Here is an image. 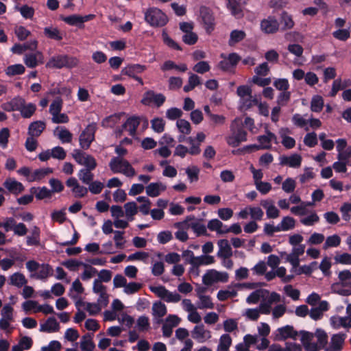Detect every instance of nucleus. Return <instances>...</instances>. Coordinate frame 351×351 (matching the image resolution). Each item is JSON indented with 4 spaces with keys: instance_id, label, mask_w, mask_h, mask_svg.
<instances>
[{
    "instance_id": "obj_57",
    "label": "nucleus",
    "mask_w": 351,
    "mask_h": 351,
    "mask_svg": "<svg viewBox=\"0 0 351 351\" xmlns=\"http://www.w3.org/2000/svg\"><path fill=\"white\" fill-rule=\"evenodd\" d=\"M199 169L197 166L188 167L186 169V173L191 182L199 180Z\"/></svg>"
},
{
    "instance_id": "obj_46",
    "label": "nucleus",
    "mask_w": 351,
    "mask_h": 351,
    "mask_svg": "<svg viewBox=\"0 0 351 351\" xmlns=\"http://www.w3.org/2000/svg\"><path fill=\"white\" fill-rule=\"evenodd\" d=\"M338 278L341 282L342 287H348L351 288V282H346L348 280H351V271L345 269L339 272Z\"/></svg>"
},
{
    "instance_id": "obj_28",
    "label": "nucleus",
    "mask_w": 351,
    "mask_h": 351,
    "mask_svg": "<svg viewBox=\"0 0 351 351\" xmlns=\"http://www.w3.org/2000/svg\"><path fill=\"white\" fill-rule=\"evenodd\" d=\"M44 34L49 39L60 41L62 40V34L56 27H46L44 28Z\"/></svg>"
},
{
    "instance_id": "obj_33",
    "label": "nucleus",
    "mask_w": 351,
    "mask_h": 351,
    "mask_svg": "<svg viewBox=\"0 0 351 351\" xmlns=\"http://www.w3.org/2000/svg\"><path fill=\"white\" fill-rule=\"evenodd\" d=\"M25 66L21 64H16L8 66L5 70V73L8 76H14L24 73Z\"/></svg>"
},
{
    "instance_id": "obj_13",
    "label": "nucleus",
    "mask_w": 351,
    "mask_h": 351,
    "mask_svg": "<svg viewBox=\"0 0 351 351\" xmlns=\"http://www.w3.org/2000/svg\"><path fill=\"white\" fill-rule=\"evenodd\" d=\"M302 156L298 154H293L290 156H282L280 157V164L292 168H298L301 166Z\"/></svg>"
},
{
    "instance_id": "obj_32",
    "label": "nucleus",
    "mask_w": 351,
    "mask_h": 351,
    "mask_svg": "<svg viewBox=\"0 0 351 351\" xmlns=\"http://www.w3.org/2000/svg\"><path fill=\"white\" fill-rule=\"evenodd\" d=\"M201 84L200 77L193 73H191L189 77L188 84L183 88L184 92L188 93L195 88V86Z\"/></svg>"
},
{
    "instance_id": "obj_2",
    "label": "nucleus",
    "mask_w": 351,
    "mask_h": 351,
    "mask_svg": "<svg viewBox=\"0 0 351 351\" xmlns=\"http://www.w3.org/2000/svg\"><path fill=\"white\" fill-rule=\"evenodd\" d=\"M78 62L79 61L75 57L69 55H58L51 57L47 63L46 66L56 69H62L64 67L73 69L77 66Z\"/></svg>"
},
{
    "instance_id": "obj_45",
    "label": "nucleus",
    "mask_w": 351,
    "mask_h": 351,
    "mask_svg": "<svg viewBox=\"0 0 351 351\" xmlns=\"http://www.w3.org/2000/svg\"><path fill=\"white\" fill-rule=\"evenodd\" d=\"M62 107V100L60 97L54 99L49 106V113L53 116L61 112Z\"/></svg>"
},
{
    "instance_id": "obj_5",
    "label": "nucleus",
    "mask_w": 351,
    "mask_h": 351,
    "mask_svg": "<svg viewBox=\"0 0 351 351\" xmlns=\"http://www.w3.org/2000/svg\"><path fill=\"white\" fill-rule=\"evenodd\" d=\"M71 154L77 164L85 166L84 169L94 170L97 167V161L92 155L78 149H75Z\"/></svg>"
},
{
    "instance_id": "obj_25",
    "label": "nucleus",
    "mask_w": 351,
    "mask_h": 351,
    "mask_svg": "<svg viewBox=\"0 0 351 351\" xmlns=\"http://www.w3.org/2000/svg\"><path fill=\"white\" fill-rule=\"evenodd\" d=\"M40 228L34 226L32 230V235L27 236L26 238V243L28 246H38L40 245Z\"/></svg>"
},
{
    "instance_id": "obj_51",
    "label": "nucleus",
    "mask_w": 351,
    "mask_h": 351,
    "mask_svg": "<svg viewBox=\"0 0 351 351\" xmlns=\"http://www.w3.org/2000/svg\"><path fill=\"white\" fill-rule=\"evenodd\" d=\"M295 186V181L293 178H288L282 182V189L285 193H290L294 191Z\"/></svg>"
},
{
    "instance_id": "obj_48",
    "label": "nucleus",
    "mask_w": 351,
    "mask_h": 351,
    "mask_svg": "<svg viewBox=\"0 0 351 351\" xmlns=\"http://www.w3.org/2000/svg\"><path fill=\"white\" fill-rule=\"evenodd\" d=\"M162 36L165 44L168 47L175 50H182V47L176 41L171 38L165 30L162 32Z\"/></svg>"
},
{
    "instance_id": "obj_23",
    "label": "nucleus",
    "mask_w": 351,
    "mask_h": 351,
    "mask_svg": "<svg viewBox=\"0 0 351 351\" xmlns=\"http://www.w3.org/2000/svg\"><path fill=\"white\" fill-rule=\"evenodd\" d=\"M59 324L54 317H49L45 323L40 325L42 332H53L59 330Z\"/></svg>"
},
{
    "instance_id": "obj_40",
    "label": "nucleus",
    "mask_w": 351,
    "mask_h": 351,
    "mask_svg": "<svg viewBox=\"0 0 351 351\" xmlns=\"http://www.w3.org/2000/svg\"><path fill=\"white\" fill-rule=\"evenodd\" d=\"M125 215L129 220H132V217L138 213L137 205L134 202H130L124 205Z\"/></svg>"
},
{
    "instance_id": "obj_41",
    "label": "nucleus",
    "mask_w": 351,
    "mask_h": 351,
    "mask_svg": "<svg viewBox=\"0 0 351 351\" xmlns=\"http://www.w3.org/2000/svg\"><path fill=\"white\" fill-rule=\"evenodd\" d=\"M165 122L162 118H154L151 121L152 130L157 133H162L165 130Z\"/></svg>"
},
{
    "instance_id": "obj_24",
    "label": "nucleus",
    "mask_w": 351,
    "mask_h": 351,
    "mask_svg": "<svg viewBox=\"0 0 351 351\" xmlns=\"http://www.w3.org/2000/svg\"><path fill=\"white\" fill-rule=\"evenodd\" d=\"M53 169L50 167L38 169L34 171L32 175L28 178L29 182L40 180L44 178L47 175L52 173Z\"/></svg>"
},
{
    "instance_id": "obj_22",
    "label": "nucleus",
    "mask_w": 351,
    "mask_h": 351,
    "mask_svg": "<svg viewBox=\"0 0 351 351\" xmlns=\"http://www.w3.org/2000/svg\"><path fill=\"white\" fill-rule=\"evenodd\" d=\"M166 186L160 182H152L146 187V193L148 196L152 197H158L161 191H165Z\"/></svg>"
},
{
    "instance_id": "obj_12",
    "label": "nucleus",
    "mask_w": 351,
    "mask_h": 351,
    "mask_svg": "<svg viewBox=\"0 0 351 351\" xmlns=\"http://www.w3.org/2000/svg\"><path fill=\"white\" fill-rule=\"evenodd\" d=\"M230 130L232 134L234 135L241 142L247 141V132L243 129V124L240 119L236 118L231 123Z\"/></svg>"
},
{
    "instance_id": "obj_11",
    "label": "nucleus",
    "mask_w": 351,
    "mask_h": 351,
    "mask_svg": "<svg viewBox=\"0 0 351 351\" xmlns=\"http://www.w3.org/2000/svg\"><path fill=\"white\" fill-rule=\"evenodd\" d=\"M240 60L241 57L237 53H231L227 58H224L223 60L219 62V67L223 71H230L236 67Z\"/></svg>"
},
{
    "instance_id": "obj_35",
    "label": "nucleus",
    "mask_w": 351,
    "mask_h": 351,
    "mask_svg": "<svg viewBox=\"0 0 351 351\" xmlns=\"http://www.w3.org/2000/svg\"><path fill=\"white\" fill-rule=\"evenodd\" d=\"M16 10L20 12L21 16L25 19H32L34 15V9L28 5H23L21 7H16Z\"/></svg>"
},
{
    "instance_id": "obj_60",
    "label": "nucleus",
    "mask_w": 351,
    "mask_h": 351,
    "mask_svg": "<svg viewBox=\"0 0 351 351\" xmlns=\"http://www.w3.org/2000/svg\"><path fill=\"white\" fill-rule=\"evenodd\" d=\"M173 239L171 232L169 230L162 231L158 233L157 239L159 243L166 244Z\"/></svg>"
},
{
    "instance_id": "obj_64",
    "label": "nucleus",
    "mask_w": 351,
    "mask_h": 351,
    "mask_svg": "<svg viewBox=\"0 0 351 351\" xmlns=\"http://www.w3.org/2000/svg\"><path fill=\"white\" fill-rule=\"evenodd\" d=\"M340 211L342 214V219L346 221H349L351 219V203H344L340 208Z\"/></svg>"
},
{
    "instance_id": "obj_21",
    "label": "nucleus",
    "mask_w": 351,
    "mask_h": 351,
    "mask_svg": "<svg viewBox=\"0 0 351 351\" xmlns=\"http://www.w3.org/2000/svg\"><path fill=\"white\" fill-rule=\"evenodd\" d=\"M226 7L232 15L240 18L243 16L241 5L237 0H226Z\"/></svg>"
},
{
    "instance_id": "obj_61",
    "label": "nucleus",
    "mask_w": 351,
    "mask_h": 351,
    "mask_svg": "<svg viewBox=\"0 0 351 351\" xmlns=\"http://www.w3.org/2000/svg\"><path fill=\"white\" fill-rule=\"evenodd\" d=\"M332 291L342 296H349L351 295V288L346 289L340 287V284L338 282L334 283L331 286Z\"/></svg>"
},
{
    "instance_id": "obj_37",
    "label": "nucleus",
    "mask_w": 351,
    "mask_h": 351,
    "mask_svg": "<svg viewBox=\"0 0 351 351\" xmlns=\"http://www.w3.org/2000/svg\"><path fill=\"white\" fill-rule=\"evenodd\" d=\"M324 107V99L321 96L316 95L312 98L311 110L315 112H319Z\"/></svg>"
},
{
    "instance_id": "obj_26",
    "label": "nucleus",
    "mask_w": 351,
    "mask_h": 351,
    "mask_svg": "<svg viewBox=\"0 0 351 351\" xmlns=\"http://www.w3.org/2000/svg\"><path fill=\"white\" fill-rule=\"evenodd\" d=\"M38 272L32 275V277H36L37 279H46L49 276L52 275L53 269L49 264L40 265Z\"/></svg>"
},
{
    "instance_id": "obj_1",
    "label": "nucleus",
    "mask_w": 351,
    "mask_h": 351,
    "mask_svg": "<svg viewBox=\"0 0 351 351\" xmlns=\"http://www.w3.org/2000/svg\"><path fill=\"white\" fill-rule=\"evenodd\" d=\"M109 167L114 173H121L128 177H133L136 174L135 169L130 163L121 157L115 156L111 158Z\"/></svg>"
},
{
    "instance_id": "obj_42",
    "label": "nucleus",
    "mask_w": 351,
    "mask_h": 351,
    "mask_svg": "<svg viewBox=\"0 0 351 351\" xmlns=\"http://www.w3.org/2000/svg\"><path fill=\"white\" fill-rule=\"evenodd\" d=\"M176 125L180 131L183 134H189L191 132V127L190 123L182 119H180L176 122Z\"/></svg>"
},
{
    "instance_id": "obj_58",
    "label": "nucleus",
    "mask_w": 351,
    "mask_h": 351,
    "mask_svg": "<svg viewBox=\"0 0 351 351\" xmlns=\"http://www.w3.org/2000/svg\"><path fill=\"white\" fill-rule=\"evenodd\" d=\"M280 223L284 228V231H288L294 228L295 221L292 217L287 216L282 218Z\"/></svg>"
},
{
    "instance_id": "obj_38",
    "label": "nucleus",
    "mask_w": 351,
    "mask_h": 351,
    "mask_svg": "<svg viewBox=\"0 0 351 351\" xmlns=\"http://www.w3.org/2000/svg\"><path fill=\"white\" fill-rule=\"evenodd\" d=\"M91 171L82 169L79 171L77 176L84 184H89L93 180L94 175Z\"/></svg>"
},
{
    "instance_id": "obj_27",
    "label": "nucleus",
    "mask_w": 351,
    "mask_h": 351,
    "mask_svg": "<svg viewBox=\"0 0 351 351\" xmlns=\"http://www.w3.org/2000/svg\"><path fill=\"white\" fill-rule=\"evenodd\" d=\"M82 16L77 14H72L68 16L62 17V20L66 24L72 26H77L79 28H83V21Z\"/></svg>"
},
{
    "instance_id": "obj_50",
    "label": "nucleus",
    "mask_w": 351,
    "mask_h": 351,
    "mask_svg": "<svg viewBox=\"0 0 351 351\" xmlns=\"http://www.w3.org/2000/svg\"><path fill=\"white\" fill-rule=\"evenodd\" d=\"M199 298L200 300V304L198 305V308L200 309L203 308H213L214 304L212 302L211 298L208 295H199Z\"/></svg>"
},
{
    "instance_id": "obj_14",
    "label": "nucleus",
    "mask_w": 351,
    "mask_h": 351,
    "mask_svg": "<svg viewBox=\"0 0 351 351\" xmlns=\"http://www.w3.org/2000/svg\"><path fill=\"white\" fill-rule=\"evenodd\" d=\"M346 339L345 334L333 335L330 339V345L325 348L326 351H341Z\"/></svg>"
},
{
    "instance_id": "obj_44",
    "label": "nucleus",
    "mask_w": 351,
    "mask_h": 351,
    "mask_svg": "<svg viewBox=\"0 0 351 351\" xmlns=\"http://www.w3.org/2000/svg\"><path fill=\"white\" fill-rule=\"evenodd\" d=\"M223 223L217 219H213L208 221L207 227L211 231H217L218 234H224L223 230H221L223 228Z\"/></svg>"
},
{
    "instance_id": "obj_47",
    "label": "nucleus",
    "mask_w": 351,
    "mask_h": 351,
    "mask_svg": "<svg viewBox=\"0 0 351 351\" xmlns=\"http://www.w3.org/2000/svg\"><path fill=\"white\" fill-rule=\"evenodd\" d=\"M237 292L236 290H219L217 293V299L219 301H226L228 298L237 296Z\"/></svg>"
},
{
    "instance_id": "obj_18",
    "label": "nucleus",
    "mask_w": 351,
    "mask_h": 351,
    "mask_svg": "<svg viewBox=\"0 0 351 351\" xmlns=\"http://www.w3.org/2000/svg\"><path fill=\"white\" fill-rule=\"evenodd\" d=\"M219 250L217 256L224 259L229 258L232 256L231 246L227 239H221L218 241Z\"/></svg>"
},
{
    "instance_id": "obj_52",
    "label": "nucleus",
    "mask_w": 351,
    "mask_h": 351,
    "mask_svg": "<svg viewBox=\"0 0 351 351\" xmlns=\"http://www.w3.org/2000/svg\"><path fill=\"white\" fill-rule=\"evenodd\" d=\"M316 336L317 338L319 346L321 348V349L325 350V348L327 347L326 345L328 343L327 334L324 330H317L316 332Z\"/></svg>"
},
{
    "instance_id": "obj_7",
    "label": "nucleus",
    "mask_w": 351,
    "mask_h": 351,
    "mask_svg": "<svg viewBox=\"0 0 351 351\" xmlns=\"http://www.w3.org/2000/svg\"><path fill=\"white\" fill-rule=\"evenodd\" d=\"M228 280V274L227 272L218 271L215 269L208 271L202 278L203 283L206 286H210L214 282H226Z\"/></svg>"
},
{
    "instance_id": "obj_36",
    "label": "nucleus",
    "mask_w": 351,
    "mask_h": 351,
    "mask_svg": "<svg viewBox=\"0 0 351 351\" xmlns=\"http://www.w3.org/2000/svg\"><path fill=\"white\" fill-rule=\"evenodd\" d=\"M152 311L154 316L162 317L167 314V307L162 302H156L153 304Z\"/></svg>"
},
{
    "instance_id": "obj_17",
    "label": "nucleus",
    "mask_w": 351,
    "mask_h": 351,
    "mask_svg": "<svg viewBox=\"0 0 351 351\" xmlns=\"http://www.w3.org/2000/svg\"><path fill=\"white\" fill-rule=\"evenodd\" d=\"M140 125V119L138 117H129L123 124L122 128L129 132V134L134 136L136 133V130Z\"/></svg>"
},
{
    "instance_id": "obj_30",
    "label": "nucleus",
    "mask_w": 351,
    "mask_h": 351,
    "mask_svg": "<svg viewBox=\"0 0 351 351\" xmlns=\"http://www.w3.org/2000/svg\"><path fill=\"white\" fill-rule=\"evenodd\" d=\"M215 258L210 255H202L195 256L193 267H198L200 265H208L215 263Z\"/></svg>"
},
{
    "instance_id": "obj_31",
    "label": "nucleus",
    "mask_w": 351,
    "mask_h": 351,
    "mask_svg": "<svg viewBox=\"0 0 351 351\" xmlns=\"http://www.w3.org/2000/svg\"><path fill=\"white\" fill-rule=\"evenodd\" d=\"M245 36L246 34L243 30H232L230 35L229 45L233 46L234 44L241 42L245 38Z\"/></svg>"
},
{
    "instance_id": "obj_15",
    "label": "nucleus",
    "mask_w": 351,
    "mask_h": 351,
    "mask_svg": "<svg viewBox=\"0 0 351 351\" xmlns=\"http://www.w3.org/2000/svg\"><path fill=\"white\" fill-rule=\"evenodd\" d=\"M46 128V123L43 121L32 122L28 127V135L38 137Z\"/></svg>"
},
{
    "instance_id": "obj_20",
    "label": "nucleus",
    "mask_w": 351,
    "mask_h": 351,
    "mask_svg": "<svg viewBox=\"0 0 351 351\" xmlns=\"http://www.w3.org/2000/svg\"><path fill=\"white\" fill-rule=\"evenodd\" d=\"M146 69L147 67L145 65H142L140 64H134L128 65V66L123 68L121 71V73L129 77H132L138 73H143L144 71L146 70Z\"/></svg>"
},
{
    "instance_id": "obj_59",
    "label": "nucleus",
    "mask_w": 351,
    "mask_h": 351,
    "mask_svg": "<svg viewBox=\"0 0 351 351\" xmlns=\"http://www.w3.org/2000/svg\"><path fill=\"white\" fill-rule=\"evenodd\" d=\"M196 73L203 74L210 71V66L206 61H200L197 62L193 68Z\"/></svg>"
},
{
    "instance_id": "obj_53",
    "label": "nucleus",
    "mask_w": 351,
    "mask_h": 351,
    "mask_svg": "<svg viewBox=\"0 0 351 351\" xmlns=\"http://www.w3.org/2000/svg\"><path fill=\"white\" fill-rule=\"evenodd\" d=\"M332 36L337 40L346 41L350 37V33L348 29H339L333 32Z\"/></svg>"
},
{
    "instance_id": "obj_6",
    "label": "nucleus",
    "mask_w": 351,
    "mask_h": 351,
    "mask_svg": "<svg viewBox=\"0 0 351 351\" xmlns=\"http://www.w3.org/2000/svg\"><path fill=\"white\" fill-rule=\"evenodd\" d=\"M199 17L206 33L208 34H211L215 27V19L211 9L206 6H201L199 8Z\"/></svg>"
},
{
    "instance_id": "obj_62",
    "label": "nucleus",
    "mask_w": 351,
    "mask_h": 351,
    "mask_svg": "<svg viewBox=\"0 0 351 351\" xmlns=\"http://www.w3.org/2000/svg\"><path fill=\"white\" fill-rule=\"evenodd\" d=\"M304 143L309 147H315L317 144V134L315 132L306 134L304 138Z\"/></svg>"
},
{
    "instance_id": "obj_4",
    "label": "nucleus",
    "mask_w": 351,
    "mask_h": 351,
    "mask_svg": "<svg viewBox=\"0 0 351 351\" xmlns=\"http://www.w3.org/2000/svg\"><path fill=\"white\" fill-rule=\"evenodd\" d=\"M97 130V123L93 122L89 123L82 132L79 136V143L80 147L83 150L89 149L91 143L95 141Z\"/></svg>"
},
{
    "instance_id": "obj_39",
    "label": "nucleus",
    "mask_w": 351,
    "mask_h": 351,
    "mask_svg": "<svg viewBox=\"0 0 351 351\" xmlns=\"http://www.w3.org/2000/svg\"><path fill=\"white\" fill-rule=\"evenodd\" d=\"M282 30L290 29L294 26V21L291 15L287 12H283L281 15Z\"/></svg>"
},
{
    "instance_id": "obj_10",
    "label": "nucleus",
    "mask_w": 351,
    "mask_h": 351,
    "mask_svg": "<svg viewBox=\"0 0 351 351\" xmlns=\"http://www.w3.org/2000/svg\"><path fill=\"white\" fill-rule=\"evenodd\" d=\"M298 332L294 330L293 327L290 325L278 328L274 338L276 341H284L288 338H291L294 340L297 339Z\"/></svg>"
},
{
    "instance_id": "obj_3",
    "label": "nucleus",
    "mask_w": 351,
    "mask_h": 351,
    "mask_svg": "<svg viewBox=\"0 0 351 351\" xmlns=\"http://www.w3.org/2000/svg\"><path fill=\"white\" fill-rule=\"evenodd\" d=\"M145 20L152 27H163L168 23L167 16L157 8H150L145 13Z\"/></svg>"
},
{
    "instance_id": "obj_34",
    "label": "nucleus",
    "mask_w": 351,
    "mask_h": 351,
    "mask_svg": "<svg viewBox=\"0 0 351 351\" xmlns=\"http://www.w3.org/2000/svg\"><path fill=\"white\" fill-rule=\"evenodd\" d=\"M10 279V284L18 287H21L27 282L25 276L19 272L12 274Z\"/></svg>"
},
{
    "instance_id": "obj_63",
    "label": "nucleus",
    "mask_w": 351,
    "mask_h": 351,
    "mask_svg": "<svg viewBox=\"0 0 351 351\" xmlns=\"http://www.w3.org/2000/svg\"><path fill=\"white\" fill-rule=\"evenodd\" d=\"M58 138L62 143H71L73 134L66 128L62 129L58 133Z\"/></svg>"
},
{
    "instance_id": "obj_54",
    "label": "nucleus",
    "mask_w": 351,
    "mask_h": 351,
    "mask_svg": "<svg viewBox=\"0 0 351 351\" xmlns=\"http://www.w3.org/2000/svg\"><path fill=\"white\" fill-rule=\"evenodd\" d=\"M182 115V111L176 107L168 109L166 112V117L169 120L180 119Z\"/></svg>"
},
{
    "instance_id": "obj_9",
    "label": "nucleus",
    "mask_w": 351,
    "mask_h": 351,
    "mask_svg": "<svg viewBox=\"0 0 351 351\" xmlns=\"http://www.w3.org/2000/svg\"><path fill=\"white\" fill-rule=\"evenodd\" d=\"M261 29L267 34H273L279 29V23L275 16H269L261 21Z\"/></svg>"
},
{
    "instance_id": "obj_8",
    "label": "nucleus",
    "mask_w": 351,
    "mask_h": 351,
    "mask_svg": "<svg viewBox=\"0 0 351 351\" xmlns=\"http://www.w3.org/2000/svg\"><path fill=\"white\" fill-rule=\"evenodd\" d=\"M166 101V97L162 93H156L154 90H147L143 94L141 102L145 106H150L154 104L157 108H160Z\"/></svg>"
},
{
    "instance_id": "obj_43",
    "label": "nucleus",
    "mask_w": 351,
    "mask_h": 351,
    "mask_svg": "<svg viewBox=\"0 0 351 351\" xmlns=\"http://www.w3.org/2000/svg\"><path fill=\"white\" fill-rule=\"evenodd\" d=\"M341 243V238L337 234H333L326 238L325 243L324 245V249H327L331 247H337Z\"/></svg>"
},
{
    "instance_id": "obj_16",
    "label": "nucleus",
    "mask_w": 351,
    "mask_h": 351,
    "mask_svg": "<svg viewBox=\"0 0 351 351\" xmlns=\"http://www.w3.org/2000/svg\"><path fill=\"white\" fill-rule=\"evenodd\" d=\"M3 186L14 195H19L22 193L25 188L22 183L11 178H8L3 183Z\"/></svg>"
},
{
    "instance_id": "obj_56",
    "label": "nucleus",
    "mask_w": 351,
    "mask_h": 351,
    "mask_svg": "<svg viewBox=\"0 0 351 351\" xmlns=\"http://www.w3.org/2000/svg\"><path fill=\"white\" fill-rule=\"evenodd\" d=\"M142 288V284L138 282H130L126 284L124 288V292L128 295H131L138 292Z\"/></svg>"
},
{
    "instance_id": "obj_49",
    "label": "nucleus",
    "mask_w": 351,
    "mask_h": 351,
    "mask_svg": "<svg viewBox=\"0 0 351 351\" xmlns=\"http://www.w3.org/2000/svg\"><path fill=\"white\" fill-rule=\"evenodd\" d=\"M51 157L58 160H64L66 156V152L64 149L60 146H56L50 150Z\"/></svg>"
},
{
    "instance_id": "obj_19",
    "label": "nucleus",
    "mask_w": 351,
    "mask_h": 351,
    "mask_svg": "<svg viewBox=\"0 0 351 351\" xmlns=\"http://www.w3.org/2000/svg\"><path fill=\"white\" fill-rule=\"evenodd\" d=\"M331 326L336 329L340 327L350 328L351 317H339L332 316L330 319Z\"/></svg>"
},
{
    "instance_id": "obj_55",
    "label": "nucleus",
    "mask_w": 351,
    "mask_h": 351,
    "mask_svg": "<svg viewBox=\"0 0 351 351\" xmlns=\"http://www.w3.org/2000/svg\"><path fill=\"white\" fill-rule=\"evenodd\" d=\"M249 211L250 217L254 221H261L264 215V213L260 207L249 206Z\"/></svg>"
},
{
    "instance_id": "obj_29",
    "label": "nucleus",
    "mask_w": 351,
    "mask_h": 351,
    "mask_svg": "<svg viewBox=\"0 0 351 351\" xmlns=\"http://www.w3.org/2000/svg\"><path fill=\"white\" fill-rule=\"evenodd\" d=\"M36 110V106L33 103L27 104L25 101V105H23V107L20 111L21 115L23 118L29 119L33 116Z\"/></svg>"
}]
</instances>
